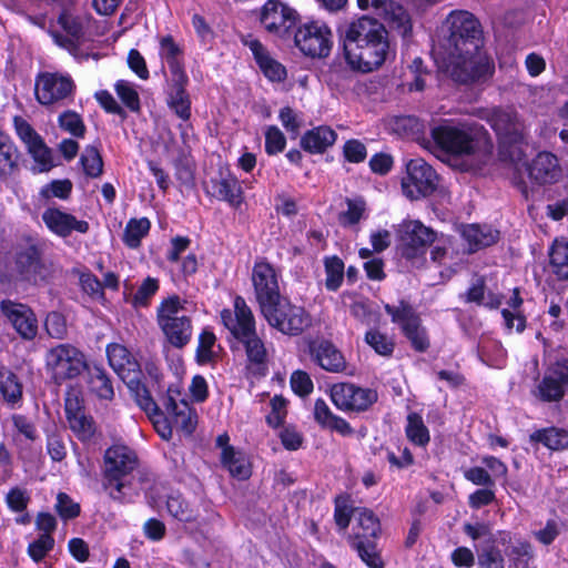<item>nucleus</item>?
<instances>
[{"label": "nucleus", "mask_w": 568, "mask_h": 568, "mask_svg": "<svg viewBox=\"0 0 568 568\" xmlns=\"http://www.w3.org/2000/svg\"><path fill=\"white\" fill-rule=\"evenodd\" d=\"M221 320L232 336L244 345L250 363L264 364L267 352L263 341L256 334L254 315L242 296L235 297L234 312L230 310L221 312Z\"/></svg>", "instance_id": "20e7f679"}, {"label": "nucleus", "mask_w": 568, "mask_h": 568, "mask_svg": "<svg viewBox=\"0 0 568 568\" xmlns=\"http://www.w3.org/2000/svg\"><path fill=\"white\" fill-rule=\"evenodd\" d=\"M405 430L407 438L415 445L425 446L430 439L429 432L425 426L422 416L417 413H410L407 416V425Z\"/></svg>", "instance_id": "79ce46f5"}, {"label": "nucleus", "mask_w": 568, "mask_h": 568, "mask_svg": "<svg viewBox=\"0 0 568 568\" xmlns=\"http://www.w3.org/2000/svg\"><path fill=\"white\" fill-rule=\"evenodd\" d=\"M443 31L437 57L469 53L483 45L480 26L474 14L468 11L450 12L445 20Z\"/></svg>", "instance_id": "7ed1b4c3"}, {"label": "nucleus", "mask_w": 568, "mask_h": 568, "mask_svg": "<svg viewBox=\"0 0 568 568\" xmlns=\"http://www.w3.org/2000/svg\"><path fill=\"white\" fill-rule=\"evenodd\" d=\"M343 152L345 159L352 163H361L367 155L366 146L358 140H348L344 144Z\"/></svg>", "instance_id": "774afa93"}, {"label": "nucleus", "mask_w": 568, "mask_h": 568, "mask_svg": "<svg viewBox=\"0 0 568 568\" xmlns=\"http://www.w3.org/2000/svg\"><path fill=\"white\" fill-rule=\"evenodd\" d=\"M351 545L369 568H384V562L376 550L375 540H352Z\"/></svg>", "instance_id": "c03bdc74"}, {"label": "nucleus", "mask_w": 568, "mask_h": 568, "mask_svg": "<svg viewBox=\"0 0 568 568\" xmlns=\"http://www.w3.org/2000/svg\"><path fill=\"white\" fill-rule=\"evenodd\" d=\"M286 139L283 132L275 125H271L265 132V151L268 155H274L285 149Z\"/></svg>", "instance_id": "864d4df0"}, {"label": "nucleus", "mask_w": 568, "mask_h": 568, "mask_svg": "<svg viewBox=\"0 0 568 568\" xmlns=\"http://www.w3.org/2000/svg\"><path fill=\"white\" fill-rule=\"evenodd\" d=\"M549 271L558 280H568V241L555 240L549 248Z\"/></svg>", "instance_id": "2f4dec72"}, {"label": "nucleus", "mask_w": 568, "mask_h": 568, "mask_svg": "<svg viewBox=\"0 0 568 568\" xmlns=\"http://www.w3.org/2000/svg\"><path fill=\"white\" fill-rule=\"evenodd\" d=\"M221 460L224 467L229 471L241 479H245L250 476V466L241 453L234 450V447L226 448L221 454Z\"/></svg>", "instance_id": "ea45409f"}, {"label": "nucleus", "mask_w": 568, "mask_h": 568, "mask_svg": "<svg viewBox=\"0 0 568 568\" xmlns=\"http://www.w3.org/2000/svg\"><path fill=\"white\" fill-rule=\"evenodd\" d=\"M142 372L133 376L131 374L130 377L122 379L132 396L134 397L135 403L143 409L146 414H152L158 410V404L153 400L149 389L141 382Z\"/></svg>", "instance_id": "f704fd0d"}, {"label": "nucleus", "mask_w": 568, "mask_h": 568, "mask_svg": "<svg viewBox=\"0 0 568 568\" xmlns=\"http://www.w3.org/2000/svg\"><path fill=\"white\" fill-rule=\"evenodd\" d=\"M20 154L9 136L0 142V180L6 181L19 170Z\"/></svg>", "instance_id": "72a5a7b5"}, {"label": "nucleus", "mask_w": 568, "mask_h": 568, "mask_svg": "<svg viewBox=\"0 0 568 568\" xmlns=\"http://www.w3.org/2000/svg\"><path fill=\"white\" fill-rule=\"evenodd\" d=\"M179 392L169 388L162 404L173 426L184 435L190 436L195 430L197 415L195 409L186 400L179 399Z\"/></svg>", "instance_id": "a211bd4d"}, {"label": "nucleus", "mask_w": 568, "mask_h": 568, "mask_svg": "<svg viewBox=\"0 0 568 568\" xmlns=\"http://www.w3.org/2000/svg\"><path fill=\"white\" fill-rule=\"evenodd\" d=\"M384 308L385 312L390 315L392 322L398 324L402 331L413 326V324L420 320L413 306L406 301H400L398 305L385 304Z\"/></svg>", "instance_id": "e433bc0d"}, {"label": "nucleus", "mask_w": 568, "mask_h": 568, "mask_svg": "<svg viewBox=\"0 0 568 568\" xmlns=\"http://www.w3.org/2000/svg\"><path fill=\"white\" fill-rule=\"evenodd\" d=\"M166 508L180 521L190 523L196 519V510L180 495H171L166 500Z\"/></svg>", "instance_id": "37998d69"}, {"label": "nucleus", "mask_w": 568, "mask_h": 568, "mask_svg": "<svg viewBox=\"0 0 568 568\" xmlns=\"http://www.w3.org/2000/svg\"><path fill=\"white\" fill-rule=\"evenodd\" d=\"M336 141V133L326 125L308 130L301 138V146L310 153H323Z\"/></svg>", "instance_id": "cd10ccee"}, {"label": "nucleus", "mask_w": 568, "mask_h": 568, "mask_svg": "<svg viewBox=\"0 0 568 568\" xmlns=\"http://www.w3.org/2000/svg\"><path fill=\"white\" fill-rule=\"evenodd\" d=\"M312 358L325 371L341 373L346 368V361L341 351L327 339H316L310 344Z\"/></svg>", "instance_id": "4be33fe9"}, {"label": "nucleus", "mask_w": 568, "mask_h": 568, "mask_svg": "<svg viewBox=\"0 0 568 568\" xmlns=\"http://www.w3.org/2000/svg\"><path fill=\"white\" fill-rule=\"evenodd\" d=\"M42 220L51 232L61 237L69 236L72 231L83 234L89 231L87 221L77 220L72 214L54 207L47 209L42 214Z\"/></svg>", "instance_id": "412c9836"}, {"label": "nucleus", "mask_w": 568, "mask_h": 568, "mask_svg": "<svg viewBox=\"0 0 568 568\" xmlns=\"http://www.w3.org/2000/svg\"><path fill=\"white\" fill-rule=\"evenodd\" d=\"M45 361L55 382L75 378L88 367L84 354L68 343L50 348Z\"/></svg>", "instance_id": "1a4fd4ad"}, {"label": "nucleus", "mask_w": 568, "mask_h": 568, "mask_svg": "<svg viewBox=\"0 0 568 568\" xmlns=\"http://www.w3.org/2000/svg\"><path fill=\"white\" fill-rule=\"evenodd\" d=\"M189 82L186 74L172 77V84L169 92L168 104L174 113L182 120L186 121L191 116V101L185 90Z\"/></svg>", "instance_id": "bb28decb"}, {"label": "nucleus", "mask_w": 568, "mask_h": 568, "mask_svg": "<svg viewBox=\"0 0 568 568\" xmlns=\"http://www.w3.org/2000/svg\"><path fill=\"white\" fill-rule=\"evenodd\" d=\"M160 47V54L168 62L172 77L185 74L182 64L179 61L181 50L179 45L174 42L173 38L171 36L162 38Z\"/></svg>", "instance_id": "a19ab883"}, {"label": "nucleus", "mask_w": 568, "mask_h": 568, "mask_svg": "<svg viewBox=\"0 0 568 568\" xmlns=\"http://www.w3.org/2000/svg\"><path fill=\"white\" fill-rule=\"evenodd\" d=\"M278 118L285 128V130L296 138L302 126V121L297 118V114L290 106H284L280 110Z\"/></svg>", "instance_id": "338daca9"}, {"label": "nucleus", "mask_w": 568, "mask_h": 568, "mask_svg": "<svg viewBox=\"0 0 568 568\" xmlns=\"http://www.w3.org/2000/svg\"><path fill=\"white\" fill-rule=\"evenodd\" d=\"M252 282L261 311L282 297L275 270L268 263L260 262L254 265Z\"/></svg>", "instance_id": "6ab92c4d"}, {"label": "nucleus", "mask_w": 568, "mask_h": 568, "mask_svg": "<svg viewBox=\"0 0 568 568\" xmlns=\"http://www.w3.org/2000/svg\"><path fill=\"white\" fill-rule=\"evenodd\" d=\"M326 280L325 287L328 291H337L344 278V263L337 256L326 257L324 261Z\"/></svg>", "instance_id": "a18cd8bd"}, {"label": "nucleus", "mask_w": 568, "mask_h": 568, "mask_svg": "<svg viewBox=\"0 0 568 568\" xmlns=\"http://www.w3.org/2000/svg\"><path fill=\"white\" fill-rule=\"evenodd\" d=\"M59 125L75 138H83L85 125L81 116L73 111H65L59 116Z\"/></svg>", "instance_id": "603ef678"}, {"label": "nucleus", "mask_w": 568, "mask_h": 568, "mask_svg": "<svg viewBox=\"0 0 568 568\" xmlns=\"http://www.w3.org/2000/svg\"><path fill=\"white\" fill-rule=\"evenodd\" d=\"M158 324L172 346L182 348L191 341L192 321L184 314V306L179 296H171L160 304Z\"/></svg>", "instance_id": "0eeeda50"}, {"label": "nucleus", "mask_w": 568, "mask_h": 568, "mask_svg": "<svg viewBox=\"0 0 568 568\" xmlns=\"http://www.w3.org/2000/svg\"><path fill=\"white\" fill-rule=\"evenodd\" d=\"M530 180L538 184L554 183L561 175L558 159L549 153H539L530 163L523 164Z\"/></svg>", "instance_id": "aec40b11"}, {"label": "nucleus", "mask_w": 568, "mask_h": 568, "mask_svg": "<svg viewBox=\"0 0 568 568\" xmlns=\"http://www.w3.org/2000/svg\"><path fill=\"white\" fill-rule=\"evenodd\" d=\"M261 312L272 327L292 336L301 334L311 324V318L303 307L294 305L283 297L267 305Z\"/></svg>", "instance_id": "6e6552de"}, {"label": "nucleus", "mask_w": 568, "mask_h": 568, "mask_svg": "<svg viewBox=\"0 0 568 568\" xmlns=\"http://www.w3.org/2000/svg\"><path fill=\"white\" fill-rule=\"evenodd\" d=\"M74 88V82L70 75L42 72L36 78L34 92L40 104L53 105L60 104L71 98Z\"/></svg>", "instance_id": "ddd939ff"}, {"label": "nucleus", "mask_w": 568, "mask_h": 568, "mask_svg": "<svg viewBox=\"0 0 568 568\" xmlns=\"http://www.w3.org/2000/svg\"><path fill=\"white\" fill-rule=\"evenodd\" d=\"M260 21L267 32L286 37L296 24L297 12L280 0H267L261 9Z\"/></svg>", "instance_id": "2eb2a0df"}, {"label": "nucleus", "mask_w": 568, "mask_h": 568, "mask_svg": "<svg viewBox=\"0 0 568 568\" xmlns=\"http://www.w3.org/2000/svg\"><path fill=\"white\" fill-rule=\"evenodd\" d=\"M356 526H354V535L349 537L352 540H375L381 532V525L377 517L372 510L366 508L354 509Z\"/></svg>", "instance_id": "c85d7f7f"}, {"label": "nucleus", "mask_w": 568, "mask_h": 568, "mask_svg": "<svg viewBox=\"0 0 568 568\" xmlns=\"http://www.w3.org/2000/svg\"><path fill=\"white\" fill-rule=\"evenodd\" d=\"M388 52L387 30L376 19L364 16L347 27L344 54L353 69L371 72L385 62Z\"/></svg>", "instance_id": "f03ea898"}, {"label": "nucleus", "mask_w": 568, "mask_h": 568, "mask_svg": "<svg viewBox=\"0 0 568 568\" xmlns=\"http://www.w3.org/2000/svg\"><path fill=\"white\" fill-rule=\"evenodd\" d=\"M403 333L417 352H425L429 347L427 333L425 328L422 327L420 321L405 328Z\"/></svg>", "instance_id": "5fc2aeb1"}, {"label": "nucleus", "mask_w": 568, "mask_h": 568, "mask_svg": "<svg viewBox=\"0 0 568 568\" xmlns=\"http://www.w3.org/2000/svg\"><path fill=\"white\" fill-rule=\"evenodd\" d=\"M214 194L219 200L225 201L233 206H240L243 202V192L239 180L232 174L220 175L212 180Z\"/></svg>", "instance_id": "c756f323"}, {"label": "nucleus", "mask_w": 568, "mask_h": 568, "mask_svg": "<svg viewBox=\"0 0 568 568\" xmlns=\"http://www.w3.org/2000/svg\"><path fill=\"white\" fill-rule=\"evenodd\" d=\"M463 235L469 243L470 250L476 251L496 243L499 232L488 226L473 224L465 227Z\"/></svg>", "instance_id": "c9c22d12"}, {"label": "nucleus", "mask_w": 568, "mask_h": 568, "mask_svg": "<svg viewBox=\"0 0 568 568\" xmlns=\"http://www.w3.org/2000/svg\"><path fill=\"white\" fill-rule=\"evenodd\" d=\"M0 311L21 338L31 341L37 336L38 320L28 305L11 300H2Z\"/></svg>", "instance_id": "f3484780"}, {"label": "nucleus", "mask_w": 568, "mask_h": 568, "mask_svg": "<svg viewBox=\"0 0 568 568\" xmlns=\"http://www.w3.org/2000/svg\"><path fill=\"white\" fill-rule=\"evenodd\" d=\"M44 327L51 337L58 339L65 337L68 332L65 318L58 312H51L47 315Z\"/></svg>", "instance_id": "bf43d9fd"}, {"label": "nucleus", "mask_w": 568, "mask_h": 568, "mask_svg": "<svg viewBox=\"0 0 568 568\" xmlns=\"http://www.w3.org/2000/svg\"><path fill=\"white\" fill-rule=\"evenodd\" d=\"M331 398L335 406L342 410L364 412L377 400V393L354 384L338 383L332 387Z\"/></svg>", "instance_id": "dca6fc26"}, {"label": "nucleus", "mask_w": 568, "mask_h": 568, "mask_svg": "<svg viewBox=\"0 0 568 568\" xmlns=\"http://www.w3.org/2000/svg\"><path fill=\"white\" fill-rule=\"evenodd\" d=\"M146 415L152 420L154 428L160 437L165 440L171 439L174 426L171 423L170 417L166 414L164 415L159 407L155 413Z\"/></svg>", "instance_id": "680f3d73"}, {"label": "nucleus", "mask_w": 568, "mask_h": 568, "mask_svg": "<svg viewBox=\"0 0 568 568\" xmlns=\"http://www.w3.org/2000/svg\"><path fill=\"white\" fill-rule=\"evenodd\" d=\"M488 121L497 135L506 142H516L521 138L523 124L513 109H494Z\"/></svg>", "instance_id": "5701e85b"}, {"label": "nucleus", "mask_w": 568, "mask_h": 568, "mask_svg": "<svg viewBox=\"0 0 568 568\" xmlns=\"http://www.w3.org/2000/svg\"><path fill=\"white\" fill-rule=\"evenodd\" d=\"M0 392L8 403H16L22 396V386L11 371L0 372Z\"/></svg>", "instance_id": "49530a36"}, {"label": "nucleus", "mask_w": 568, "mask_h": 568, "mask_svg": "<svg viewBox=\"0 0 568 568\" xmlns=\"http://www.w3.org/2000/svg\"><path fill=\"white\" fill-rule=\"evenodd\" d=\"M151 222L146 217L131 219L125 225L123 232V242L130 248H138L141 241L150 231Z\"/></svg>", "instance_id": "4c0bfd02"}, {"label": "nucleus", "mask_w": 568, "mask_h": 568, "mask_svg": "<svg viewBox=\"0 0 568 568\" xmlns=\"http://www.w3.org/2000/svg\"><path fill=\"white\" fill-rule=\"evenodd\" d=\"M106 355L110 366L121 379L140 374V364L131 355L129 349L121 344H110L106 347Z\"/></svg>", "instance_id": "a878e982"}, {"label": "nucleus", "mask_w": 568, "mask_h": 568, "mask_svg": "<svg viewBox=\"0 0 568 568\" xmlns=\"http://www.w3.org/2000/svg\"><path fill=\"white\" fill-rule=\"evenodd\" d=\"M71 430L82 442H89L95 434V424L92 417L87 416L85 413L73 416L68 420Z\"/></svg>", "instance_id": "09e8293b"}, {"label": "nucleus", "mask_w": 568, "mask_h": 568, "mask_svg": "<svg viewBox=\"0 0 568 568\" xmlns=\"http://www.w3.org/2000/svg\"><path fill=\"white\" fill-rule=\"evenodd\" d=\"M513 568H532L534 550L530 542L525 540H517L511 546L507 554Z\"/></svg>", "instance_id": "58836bf2"}, {"label": "nucleus", "mask_w": 568, "mask_h": 568, "mask_svg": "<svg viewBox=\"0 0 568 568\" xmlns=\"http://www.w3.org/2000/svg\"><path fill=\"white\" fill-rule=\"evenodd\" d=\"M138 456L125 445L109 447L103 456L102 487L116 501L125 500L124 488L128 476L138 467Z\"/></svg>", "instance_id": "39448f33"}, {"label": "nucleus", "mask_w": 568, "mask_h": 568, "mask_svg": "<svg viewBox=\"0 0 568 568\" xmlns=\"http://www.w3.org/2000/svg\"><path fill=\"white\" fill-rule=\"evenodd\" d=\"M158 290L159 281L153 277H146L139 286L136 293L133 295L132 304L135 307L148 305L149 300L156 293Z\"/></svg>", "instance_id": "6e6d98bb"}, {"label": "nucleus", "mask_w": 568, "mask_h": 568, "mask_svg": "<svg viewBox=\"0 0 568 568\" xmlns=\"http://www.w3.org/2000/svg\"><path fill=\"white\" fill-rule=\"evenodd\" d=\"M85 369L88 372V384L90 390L94 393L99 398L112 399L114 396V390L105 371L98 365H88Z\"/></svg>", "instance_id": "473e14b6"}, {"label": "nucleus", "mask_w": 568, "mask_h": 568, "mask_svg": "<svg viewBox=\"0 0 568 568\" xmlns=\"http://www.w3.org/2000/svg\"><path fill=\"white\" fill-rule=\"evenodd\" d=\"M115 91L121 101L131 111L138 112L140 110V98L132 83L125 80H119L115 83Z\"/></svg>", "instance_id": "3c124183"}, {"label": "nucleus", "mask_w": 568, "mask_h": 568, "mask_svg": "<svg viewBox=\"0 0 568 568\" xmlns=\"http://www.w3.org/2000/svg\"><path fill=\"white\" fill-rule=\"evenodd\" d=\"M54 539L49 534H42L38 539L32 541L28 547V554L34 561L42 560L45 555L53 548Z\"/></svg>", "instance_id": "13d9d810"}, {"label": "nucleus", "mask_w": 568, "mask_h": 568, "mask_svg": "<svg viewBox=\"0 0 568 568\" xmlns=\"http://www.w3.org/2000/svg\"><path fill=\"white\" fill-rule=\"evenodd\" d=\"M55 509L62 519H73L80 514V505L65 493L58 494Z\"/></svg>", "instance_id": "052dcab7"}, {"label": "nucleus", "mask_w": 568, "mask_h": 568, "mask_svg": "<svg viewBox=\"0 0 568 568\" xmlns=\"http://www.w3.org/2000/svg\"><path fill=\"white\" fill-rule=\"evenodd\" d=\"M399 251L406 260H422L435 239L436 233L419 221H408L400 225Z\"/></svg>", "instance_id": "f8f14e48"}, {"label": "nucleus", "mask_w": 568, "mask_h": 568, "mask_svg": "<svg viewBox=\"0 0 568 568\" xmlns=\"http://www.w3.org/2000/svg\"><path fill=\"white\" fill-rule=\"evenodd\" d=\"M291 387L300 396H306L313 390L310 375L303 371H295L291 376Z\"/></svg>", "instance_id": "69168bd1"}, {"label": "nucleus", "mask_w": 568, "mask_h": 568, "mask_svg": "<svg viewBox=\"0 0 568 568\" xmlns=\"http://www.w3.org/2000/svg\"><path fill=\"white\" fill-rule=\"evenodd\" d=\"M435 148L455 159H469L486 164L494 150L488 131L475 121L446 120L430 131Z\"/></svg>", "instance_id": "f257e3e1"}, {"label": "nucleus", "mask_w": 568, "mask_h": 568, "mask_svg": "<svg viewBox=\"0 0 568 568\" xmlns=\"http://www.w3.org/2000/svg\"><path fill=\"white\" fill-rule=\"evenodd\" d=\"M85 175L99 178L103 173V160L95 146H87L80 158Z\"/></svg>", "instance_id": "de8ad7c7"}, {"label": "nucleus", "mask_w": 568, "mask_h": 568, "mask_svg": "<svg viewBox=\"0 0 568 568\" xmlns=\"http://www.w3.org/2000/svg\"><path fill=\"white\" fill-rule=\"evenodd\" d=\"M361 10H372L376 14L383 16L389 21L397 22L403 34L410 30L409 18L404 8L388 0H357Z\"/></svg>", "instance_id": "b1692460"}, {"label": "nucleus", "mask_w": 568, "mask_h": 568, "mask_svg": "<svg viewBox=\"0 0 568 568\" xmlns=\"http://www.w3.org/2000/svg\"><path fill=\"white\" fill-rule=\"evenodd\" d=\"M28 150L33 156L34 161L40 164V171H49L53 164L51 161V152L44 145L42 139H38L34 143L28 145Z\"/></svg>", "instance_id": "4d7b16f0"}, {"label": "nucleus", "mask_w": 568, "mask_h": 568, "mask_svg": "<svg viewBox=\"0 0 568 568\" xmlns=\"http://www.w3.org/2000/svg\"><path fill=\"white\" fill-rule=\"evenodd\" d=\"M531 443H540L551 450L568 449V430L558 427L537 429L530 434Z\"/></svg>", "instance_id": "7c9ffc66"}, {"label": "nucleus", "mask_w": 568, "mask_h": 568, "mask_svg": "<svg viewBox=\"0 0 568 568\" xmlns=\"http://www.w3.org/2000/svg\"><path fill=\"white\" fill-rule=\"evenodd\" d=\"M478 566L480 568H504L505 559L499 549L489 547L478 555Z\"/></svg>", "instance_id": "e2e57ef3"}, {"label": "nucleus", "mask_w": 568, "mask_h": 568, "mask_svg": "<svg viewBox=\"0 0 568 568\" xmlns=\"http://www.w3.org/2000/svg\"><path fill=\"white\" fill-rule=\"evenodd\" d=\"M365 342L382 356H390L395 348V343L386 334L376 329H371L365 334Z\"/></svg>", "instance_id": "8fccbe9b"}, {"label": "nucleus", "mask_w": 568, "mask_h": 568, "mask_svg": "<svg viewBox=\"0 0 568 568\" xmlns=\"http://www.w3.org/2000/svg\"><path fill=\"white\" fill-rule=\"evenodd\" d=\"M437 62L455 82L462 84L485 81L494 72V64L481 47L469 53L437 57Z\"/></svg>", "instance_id": "423d86ee"}, {"label": "nucleus", "mask_w": 568, "mask_h": 568, "mask_svg": "<svg viewBox=\"0 0 568 568\" xmlns=\"http://www.w3.org/2000/svg\"><path fill=\"white\" fill-rule=\"evenodd\" d=\"M258 67L263 71L264 75L271 81L280 82L286 78L285 68L271 57L264 58V60L258 63Z\"/></svg>", "instance_id": "0e129e2a"}, {"label": "nucleus", "mask_w": 568, "mask_h": 568, "mask_svg": "<svg viewBox=\"0 0 568 568\" xmlns=\"http://www.w3.org/2000/svg\"><path fill=\"white\" fill-rule=\"evenodd\" d=\"M438 175L422 158L412 159L406 164V175L402 180L403 193L410 200L430 195L437 187Z\"/></svg>", "instance_id": "9d476101"}, {"label": "nucleus", "mask_w": 568, "mask_h": 568, "mask_svg": "<svg viewBox=\"0 0 568 568\" xmlns=\"http://www.w3.org/2000/svg\"><path fill=\"white\" fill-rule=\"evenodd\" d=\"M16 267L27 281L36 282L38 277H42L44 265L39 247L31 244L20 250L16 255Z\"/></svg>", "instance_id": "393cba45"}, {"label": "nucleus", "mask_w": 568, "mask_h": 568, "mask_svg": "<svg viewBox=\"0 0 568 568\" xmlns=\"http://www.w3.org/2000/svg\"><path fill=\"white\" fill-rule=\"evenodd\" d=\"M294 39L296 47L311 58H326L333 45L331 29L325 23L318 21H311L300 26Z\"/></svg>", "instance_id": "9b49d317"}, {"label": "nucleus", "mask_w": 568, "mask_h": 568, "mask_svg": "<svg viewBox=\"0 0 568 568\" xmlns=\"http://www.w3.org/2000/svg\"><path fill=\"white\" fill-rule=\"evenodd\" d=\"M568 359L562 358L551 364L531 390L532 396L541 403H559L566 394V375Z\"/></svg>", "instance_id": "4468645a"}]
</instances>
